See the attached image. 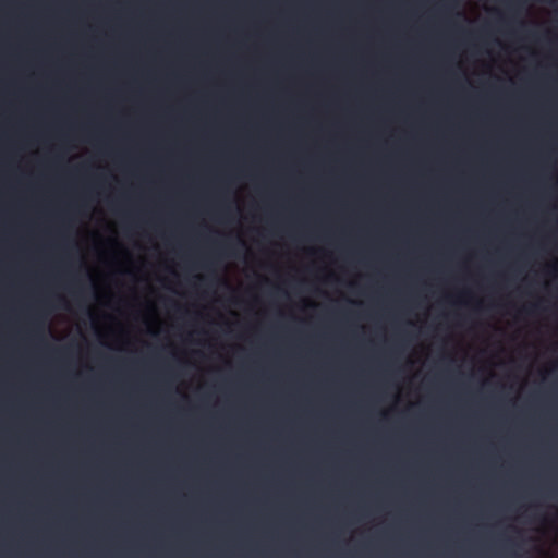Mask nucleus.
<instances>
[{
  "instance_id": "f257e3e1",
  "label": "nucleus",
  "mask_w": 558,
  "mask_h": 558,
  "mask_svg": "<svg viewBox=\"0 0 558 558\" xmlns=\"http://www.w3.org/2000/svg\"><path fill=\"white\" fill-rule=\"evenodd\" d=\"M144 251V247L142 246V252ZM141 280H142V327L145 325V319H144V282L146 281V278H145V275H144V257L142 256V277H141Z\"/></svg>"
},
{
  "instance_id": "f03ea898",
  "label": "nucleus",
  "mask_w": 558,
  "mask_h": 558,
  "mask_svg": "<svg viewBox=\"0 0 558 558\" xmlns=\"http://www.w3.org/2000/svg\"><path fill=\"white\" fill-rule=\"evenodd\" d=\"M536 310H538V304H534L530 307H525L524 311L527 312V313H533L535 312Z\"/></svg>"
}]
</instances>
